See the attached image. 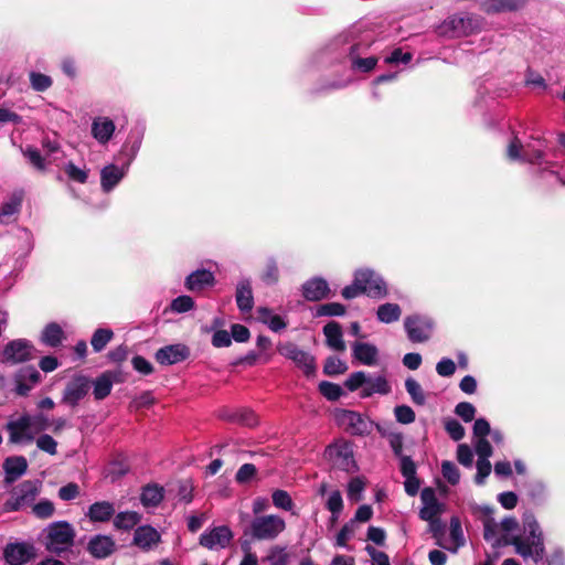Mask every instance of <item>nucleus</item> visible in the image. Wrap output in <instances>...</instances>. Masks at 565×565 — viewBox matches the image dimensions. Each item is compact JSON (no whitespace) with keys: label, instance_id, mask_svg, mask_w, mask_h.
Listing matches in <instances>:
<instances>
[{"label":"nucleus","instance_id":"774afa93","mask_svg":"<svg viewBox=\"0 0 565 565\" xmlns=\"http://www.w3.org/2000/svg\"><path fill=\"white\" fill-rule=\"evenodd\" d=\"M455 413L458 415L461 419L469 423L473 419L476 414V408L471 403L468 402H461L456 405Z\"/></svg>","mask_w":565,"mask_h":565},{"label":"nucleus","instance_id":"e2e57ef3","mask_svg":"<svg viewBox=\"0 0 565 565\" xmlns=\"http://www.w3.org/2000/svg\"><path fill=\"white\" fill-rule=\"evenodd\" d=\"M395 418L401 424H411L415 420V412L407 405H398L394 409Z\"/></svg>","mask_w":565,"mask_h":565},{"label":"nucleus","instance_id":"c03bdc74","mask_svg":"<svg viewBox=\"0 0 565 565\" xmlns=\"http://www.w3.org/2000/svg\"><path fill=\"white\" fill-rule=\"evenodd\" d=\"M405 388L407 393L411 395L412 401L416 405H424L426 403V396L420 384L414 380L413 377H408L405 381Z\"/></svg>","mask_w":565,"mask_h":565},{"label":"nucleus","instance_id":"603ef678","mask_svg":"<svg viewBox=\"0 0 565 565\" xmlns=\"http://www.w3.org/2000/svg\"><path fill=\"white\" fill-rule=\"evenodd\" d=\"M31 86L36 92H44L52 86V78L45 74L31 72L30 73Z\"/></svg>","mask_w":565,"mask_h":565},{"label":"nucleus","instance_id":"58836bf2","mask_svg":"<svg viewBox=\"0 0 565 565\" xmlns=\"http://www.w3.org/2000/svg\"><path fill=\"white\" fill-rule=\"evenodd\" d=\"M41 340L44 344L55 348L61 344L63 340V330L57 323H49L43 332Z\"/></svg>","mask_w":565,"mask_h":565},{"label":"nucleus","instance_id":"1a4fd4ad","mask_svg":"<svg viewBox=\"0 0 565 565\" xmlns=\"http://www.w3.org/2000/svg\"><path fill=\"white\" fill-rule=\"evenodd\" d=\"M404 327L408 339L412 342L420 343L430 338L433 322L427 317L413 315L405 318Z\"/></svg>","mask_w":565,"mask_h":565},{"label":"nucleus","instance_id":"0e129e2a","mask_svg":"<svg viewBox=\"0 0 565 565\" xmlns=\"http://www.w3.org/2000/svg\"><path fill=\"white\" fill-rule=\"evenodd\" d=\"M279 278V270L276 262L274 259H269L266 269L264 270L262 275V279L267 285H274L278 281Z\"/></svg>","mask_w":565,"mask_h":565},{"label":"nucleus","instance_id":"8fccbe9b","mask_svg":"<svg viewBox=\"0 0 565 565\" xmlns=\"http://www.w3.org/2000/svg\"><path fill=\"white\" fill-rule=\"evenodd\" d=\"M273 504L285 511H291L294 508V502L289 493L285 490H275L271 494Z\"/></svg>","mask_w":565,"mask_h":565},{"label":"nucleus","instance_id":"4be33fe9","mask_svg":"<svg viewBox=\"0 0 565 565\" xmlns=\"http://www.w3.org/2000/svg\"><path fill=\"white\" fill-rule=\"evenodd\" d=\"M23 192L14 191L0 209V223L8 224L11 218L17 215L22 206Z\"/></svg>","mask_w":565,"mask_h":565},{"label":"nucleus","instance_id":"cd10ccee","mask_svg":"<svg viewBox=\"0 0 565 565\" xmlns=\"http://www.w3.org/2000/svg\"><path fill=\"white\" fill-rule=\"evenodd\" d=\"M257 318L259 322L266 324L273 332H280L287 328V321L284 317L275 315L271 309L267 307H259L257 309Z\"/></svg>","mask_w":565,"mask_h":565},{"label":"nucleus","instance_id":"09e8293b","mask_svg":"<svg viewBox=\"0 0 565 565\" xmlns=\"http://www.w3.org/2000/svg\"><path fill=\"white\" fill-rule=\"evenodd\" d=\"M326 507L331 512L332 520L333 521L338 520V518L343 509V500H342V495H341L340 491L335 490L330 493V495L327 500Z\"/></svg>","mask_w":565,"mask_h":565},{"label":"nucleus","instance_id":"9d476101","mask_svg":"<svg viewBox=\"0 0 565 565\" xmlns=\"http://www.w3.org/2000/svg\"><path fill=\"white\" fill-rule=\"evenodd\" d=\"M11 444L31 443L35 437L33 427L29 420V414H23L15 420H10L6 425Z\"/></svg>","mask_w":565,"mask_h":565},{"label":"nucleus","instance_id":"7ed1b4c3","mask_svg":"<svg viewBox=\"0 0 565 565\" xmlns=\"http://www.w3.org/2000/svg\"><path fill=\"white\" fill-rule=\"evenodd\" d=\"M74 537V529L68 522L61 521L52 523L46 529V550L52 553L61 554L70 550L73 545Z\"/></svg>","mask_w":565,"mask_h":565},{"label":"nucleus","instance_id":"2eb2a0df","mask_svg":"<svg viewBox=\"0 0 565 565\" xmlns=\"http://www.w3.org/2000/svg\"><path fill=\"white\" fill-rule=\"evenodd\" d=\"M352 356L362 365L375 366L379 363V349L372 343L355 341L352 343Z\"/></svg>","mask_w":565,"mask_h":565},{"label":"nucleus","instance_id":"7c9ffc66","mask_svg":"<svg viewBox=\"0 0 565 565\" xmlns=\"http://www.w3.org/2000/svg\"><path fill=\"white\" fill-rule=\"evenodd\" d=\"M391 392V386L383 375H377L375 377L367 375V381L363 391H361L362 397H370L373 394L385 395Z\"/></svg>","mask_w":565,"mask_h":565},{"label":"nucleus","instance_id":"393cba45","mask_svg":"<svg viewBox=\"0 0 565 565\" xmlns=\"http://www.w3.org/2000/svg\"><path fill=\"white\" fill-rule=\"evenodd\" d=\"M3 469L6 472V480L13 482L25 473L28 469V461L23 456L8 457L3 462Z\"/></svg>","mask_w":565,"mask_h":565},{"label":"nucleus","instance_id":"f257e3e1","mask_svg":"<svg viewBox=\"0 0 565 565\" xmlns=\"http://www.w3.org/2000/svg\"><path fill=\"white\" fill-rule=\"evenodd\" d=\"M505 545L514 546L515 553L523 559H532L535 564L545 555L544 536L541 526L532 513L523 516V532L504 540Z\"/></svg>","mask_w":565,"mask_h":565},{"label":"nucleus","instance_id":"6ab92c4d","mask_svg":"<svg viewBox=\"0 0 565 565\" xmlns=\"http://www.w3.org/2000/svg\"><path fill=\"white\" fill-rule=\"evenodd\" d=\"M365 276H370V274H355L354 280L351 285L347 286L342 290V296L345 299H353L362 294L366 295H376L380 294L379 287H370L362 285L365 281Z\"/></svg>","mask_w":565,"mask_h":565},{"label":"nucleus","instance_id":"a878e982","mask_svg":"<svg viewBox=\"0 0 565 565\" xmlns=\"http://www.w3.org/2000/svg\"><path fill=\"white\" fill-rule=\"evenodd\" d=\"M125 170L115 164L106 166L100 171V184L104 192H110L124 178Z\"/></svg>","mask_w":565,"mask_h":565},{"label":"nucleus","instance_id":"473e14b6","mask_svg":"<svg viewBox=\"0 0 565 565\" xmlns=\"http://www.w3.org/2000/svg\"><path fill=\"white\" fill-rule=\"evenodd\" d=\"M449 539L451 542V546H444L445 548L451 551L452 553H456L457 550L465 545L466 540L463 536L461 522L459 518L452 516L450 519V525H449Z\"/></svg>","mask_w":565,"mask_h":565},{"label":"nucleus","instance_id":"c85d7f7f","mask_svg":"<svg viewBox=\"0 0 565 565\" xmlns=\"http://www.w3.org/2000/svg\"><path fill=\"white\" fill-rule=\"evenodd\" d=\"M214 282V275L206 269H199L190 274L185 279V287L191 291H200Z\"/></svg>","mask_w":565,"mask_h":565},{"label":"nucleus","instance_id":"e433bc0d","mask_svg":"<svg viewBox=\"0 0 565 565\" xmlns=\"http://www.w3.org/2000/svg\"><path fill=\"white\" fill-rule=\"evenodd\" d=\"M526 0H489L484 3V10L488 13L501 11H514L525 4Z\"/></svg>","mask_w":565,"mask_h":565},{"label":"nucleus","instance_id":"49530a36","mask_svg":"<svg viewBox=\"0 0 565 565\" xmlns=\"http://www.w3.org/2000/svg\"><path fill=\"white\" fill-rule=\"evenodd\" d=\"M355 526L354 521L345 523L335 536V546L351 550L348 542L354 536Z\"/></svg>","mask_w":565,"mask_h":565},{"label":"nucleus","instance_id":"864d4df0","mask_svg":"<svg viewBox=\"0 0 565 565\" xmlns=\"http://www.w3.org/2000/svg\"><path fill=\"white\" fill-rule=\"evenodd\" d=\"M445 429L455 441H459L465 437V428L457 419L447 418L445 420Z\"/></svg>","mask_w":565,"mask_h":565},{"label":"nucleus","instance_id":"5fc2aeb1","mask_svg":"<svg viewBox=\"0 0 565 565\" xmlns=\"http://www.w3.org/2000/svg\"><path fill=\"white\" fill-rule=\"evenodd\" d=\"M347 369L348 366L342 360L335 356H331L327 359L323 366V372L327 375H338L344 373Z\"/></svg>","mask_w":565,"mask_h":565},{"label":"nucleus","instance_id":"5701e85b","mask_svg":"<svg viewBox=\"0 0 565 565\" xmlns=\"http://www.w3.org/2000/svg\"><path fill=\"white\" fill-rule=\"evenodd\" d=\"M323 334L326 335V342L329 348L339 352H343L345 350L340 323L335 321L328 322L323 327Z\"/></svg>","mask_w":565,"mask_h":565},{"label":"nucleus","instance_id":"dca6fc26","mask_svg":"<svg viewBox=\"0 0 565 565\" xmlns=\"http://www.w3.org/2000/svg\"><path fill=\"white\" fill-rule=\"evenodd\" d=\"M420 500L423 502V507L419 510V518L422 520L434 519L443 512V505L439 503L433 488H424L420 492Z\"/></svg>","mask_w":565,"mask_h":565},{"label":"nucleus","instance_id":"4d7b16f0","mask_svg":"<svg viewBox=\"0 0 565 565\" xmlns=\"http://www.w3.org/2000/svg\"><path fill=\"white\" fill-rule=\"evenodd\" d=\"M443 477L450 483L457 484L460 479V472L457 466L451 461H444L441 465Z\"/></svg>","mask_w":565,"mask_h":565},{"label":"nucleus","instance_id":"9b49d317","mask_svg":"<svg viewBox=\"0 0 565 565\" xmlns=\"http://www.w3.org/2000/svg\"><path fill=\"white\" fill-rule=\"evenodd\" d=\"M232 540V530L227 525H220L204 531L200 536V544L209 550H220L228 546Z\"/></svg>","mask_w":565,"mask_h":565},{"label":"nucleus","instance_id":"412c9836","mask_svg":"<svg viewBox=\"0 0 565 565\" xmlns=\"http://www.w3.org/2000/svg\"><path fill=\"white\" fill-rule=\"evenodd\" d=\"M339 420L353 435H363L367 430L366 420L356 412L344 409L340 413Z\"/></svg>","mask_w":565,"mask_h":565},{"label":"nucleus","instance_id":"2f4dec72","mask_svg":"<svg viewBox=\"0 0 565 565\" xmlns=\"http://www.w3.org/2000/svg\"><path fill=\"white\" fill-rule=\"evenodd\" d=\"M163 500V488L158 484H148L142 489L140 501L146 508L158 507Z\"/></svg>","mask_w":565,"mask_h":565},{"label":"nucleus","instance_id":"ea45409f","mask_svg":"<svg viewBox=\"0 0 565 565\" xmlns=\"http://www.w3.org/2000/svg\"><path fill=\"white\" fill-rule=\"evenodd\" d=\"M355 274H370V276H365V281L362 285L370 286V287H379L380 294L376 295H367L369 297L373 298H382L385 297L387 294L386 285L381 276H379L375 271L371 269H360L356 270Z\"/></svg>","mask_w":565,"mask_h":565},{"label":"nucleus","instance_id":"4468645a","mask_svg":"<svg viewBox=\"0 0 565 565\" xmlns=\"http://www.w3.org/2000/svg\"><path fill=\"white\" fill-rule=\"evenodd\" d=\"M88 391V379L85 376H76L67 383L63 392L62 402L72 407H75L79 401H82L87 395Z\"/></svg>","mask_w":565,"mask_h":565},{"label":"nucleus","instance_id":"f3484780","mask_svg":"<svg viewBox=\"0 0 565 565\" xmlns=\"http://www.w3.org/2000/svg\"><path fill=\"white\" fill-rule=\"evenodd\" d=\"M161 541L160 533L151 525H141L136 529L134 544L143 551H149Z\"/></svg>","mask_w":565,"mask_h":565},{"label":"nucleus","instance_id":"13d9d810","mask_svg":"<svg viewBox=\"0 0 565 565\" xmlns=\"http://www.w3.org/2000/svg\"><path fill=\"white\" fill-rule=\"evenodd\" d=\"M267 559L270 563V565H288L289 555L286 552L285 547L275 546L270 550Z\"/></svg>","mask_w":565,"mask_h":565},{"label":"nucleus","instance_id":"4c0bfd02","mask_svg":"<svg viewBox=\"0 0 565 565\" xmlns=\"http://www.w3.org/2000/svg\"><path fill=\"white\" fill-rule=\"evenodd\" d=\"M402 309L397 303L386 302L376 310V317L380 322L392 323L401 318Z\"/></svg>","mask_w":565,"mask_h":565},{"label":"nucleus","instance_id":"20e7f679","mask_svg":"<svg viewBox=\"0 0 565 565\" xmlns=\"http://www.w3.org/2000/svg\"><path fill=\"white\" fill-rule=\"evenodd\" d=\"M481 26L482 19L477 15H454L444 21L439 26L438 32L440 35L449 38L468 36L480 31Z\"/></svg>","mask_w":565,"mask_h":565},{"label":"nucleus","instance_id":"de8ad7c7","mask_svg":"<svg viewBox=\"0 0 565 565\" xmlns=\"http://www.w3.org/2000/svg\"><path fill=\"white\" fill-rule=\"evenodd\" d=\"M319 392L328 401H338L343 393L342 387L340 385L328 381H322L319 383Z\"/></svg>","mask_w":565,"mask_h":565},{"label":"nucleus","instance_id":"052dcab7","mask_svg":"<svg viewBox=\"0 0 565 565\" xmlns=\"http://www.w3.org/2000/svg\"><path fill=\"white\" fill-rule=\"evenodd\" d=\"M64 170L67 177L73 181L78 183H85L87 181V171L76 167L73 162L66 163Z\"/></svg>","mask_w":565,"mask_h":565},{"label":"nucleus","instance_id":"0eeeda50","mask_svg":"<svg viewBox=\"0 0 565 565\" xmlns=\"http://www.w3.org/2000/svg\"><path fill=\"white\" fill-rule=\"evenodd\" d=\"M38 495V488L32 481H23L13 489L10 498L4 503V510L8 512L19 511L29 507Z\"/></svg>","mask_w":565,"mask_h":565},{"label":"nucleus","instance_id":"c756f323","mask_svg":"<svg viewBox=\"0 0 565 565\" xmlns=\"http://www.w3.org/2000/svg\"><path fill=\"white\" fill-rule=\"evenodd\" d=\"M236 303L242 312H248L253 309L254 297L249 280L244 279L237 284Z\"/></svg>","mask_w":565,"mask_h":565},{"label":"nucleus","instance_id":"6e6d98bb","mask_svg":"<svg viewBox=\"0 0 565 565\" xmlns=\"http://www.w3.org/2000/svg\"><path fill=\"white\" fill-rule=\"evenodd\" d=\"M36 447L51 456L57 454V441L47 434L38 437Z\"/></svg>","mask_w":565,"mask_h":565},{"label":"nucleus","instance_id":"37998d69","mask_svg":"<svg viewBox=\"0 0 565 565\" xmlns=\"http://www.w3.org/2000/svg\"><path fill=\"white\" fill-rule=\"evenodd\" d=\"M114 333L110 329H97L90 340V344L95 352H100L113 339Z\"/></svg>","mask_w":565,"mask_h":565},{"label":"nucleus","instance_id":"423d86ee","mask_svg":"<svg viewBox=\"0 0 565 565\" xmlns=\"http://www.w3.org/2000/svg\"><path fill=\"white\" fill-rule=\"evenodd\" d=\"M35 358V349L25 339H17L8 342L0 350V362L6 364H19Z\"/></svg>","mask_w":565,"mask_h":565},{"label":"nucleus","instance_id":"3c124183","mask_svg":"<svg viewBox=\"0 0 565 565\" xmlns=\"http://www.w3.org/2000/svg\"><path fill=\"white\" fill-rule=\"evenodd\" d=\"M366 381L367 374L363 371H356L349 375L344 382V385L349 391L354 392L359 388L363 390V387H365Z\"/></svg>","mask_w":565,"mask_h":565},{"label":"nucleus","instance_id":"79ce46f5","mask_svg":"<svg viewBox=\"0 0 565 565\" xmlns=\"http://www.w3.org/2000/svg\"><path fill=\"white\" fill-rule=\"evenodd\" d=\"M226 419L242 424L247 427H254L258 423L256 414L247 408L235 411L231 415L226 416Z\"/></svg>","mask_w":565,"mask_h":565},{"label":"nucleus","instance_id":"39448f33","mask_svg":"<svg viewBox=\"0 0 565 565\" xmlns=\"http://www.w3.org/2000/svg\"><path fill=\"white\" fill-rule=\"evenodd\" d=\"M277 351L285 359L290 360L307 377L313 376L317 371L315 356L300 349L297 344L287 341L277 345Z\"/></svg>","mask_w":565,"mask_h":565},{"label":"nucleus","instance_id":"6e6552de","mask_svg":"<svg viewBox=\"0 0 565 565\" xmlns=\"http://www.w3.org/2000/svg\"><path fill=\"white\" fill-rule=\"evenodd\" d=\"M324 455L340 470L349 472L355 468L353 451L347 441L339 440L328 446Z\"/></svg>","mask_w":565,"mask_h":565},{"label":"nucleus","instance_id":"f8f14e48","mask_svg":"<svg viewBox=\"0 0 565 565\" xmlns=\"http://www.w3.org/2000/svg\"><path fill=\"white\" fill-rule=\"evenodd\" d=\"M36 555L35 547L31 543H10L6 546L3 556L10 565H24Z\"/></svg>","mask_w":565,"mask_h":565},{"label":"nucleus","instance_id":"a18cd8bd","mask_svg":"<svg viewBox=\"0 0 565 565\" xmlns=\"http://www.w3.org/2000/svg\"><path fill=\"white\" fill-rule=\"evenodd\" d=\"M345 313V307L339 302L322 303L317 307L316 317H337Z\"/></svg>","mask_w":565,"mask_h":565},{"label":"nucleus","instance_id":"c9c22d12","mask_svg":"<svg viewBox=\"0 0 565 565\" xmlns=\"http://www.w3.org/2000/svg\"><path fill=\"white\" fill-rule=\"evenodd\" d=\"M94 397L98 401L106 398L113 388V375L109 372L103 373L94 382Z\"/></svg>","mask_w":565,"mask_h":565},{"label":"nucleus","instance_id":"338daca9","mask_svg":"<svg viewBox=\"0 0 565 565\" xmlns=\"http://www.w3.org/2000/svg\"><path fill=\"white\" fill-rule=\"evenodd\" d=\"M79 486L75 482H70L58 489V498L63 501H72L79 495Z\"/></svg>","mask_w":565,"mask_h":565},{"label":"nucleus","instance_id":"a19ab883","mask_svg":"<svg viewBox=\"0 0 565 565\" xmlns=\"http://www.w3.org/2000/svg\"><path fill=\"white\" fill-rule=\"evenodd\" d=\"M140 521V515L134 511L119 512L114 519V525L119 530H130Z\"/></svg>","mask_w":565,"mask_h":565},{"label":"nucleus","instance_id":"f704fd0d","mask_svg":"<svg viewBox=\"0 0 565 565\" xmlns=\"http://www.w3.org/2000/svg\"><path fill=\"white\" fill-rule=\"evenodd\" d=\"M360 47H361L360 43L353 44L350 47V57L352 60V66H353V68L360 70L362 72H370L375 67V65L377 63V58L373 57V56L365 57V58L359 57Z\"/></svg>","mask_w":565,"mask_h":565},{"label":"nucleus","instance_id":"f03ea898","mask_svg":"<svg viewBox=\"0 0 565 565\" xmlns=\"http://www.w3.org/2000/svg\"><path fill=\"white\" fill-rule=\"evenodd\" d=\"M285 529L286 522L279 515H259L250 521L246 534L258 541H271L282 533Z\"/></svg>","mask_w":565,"mask_h":565},{"label":"nucleus","instance_id":"aec40b11","mask_svg":"<svg viewBox=\"0 0 565 565\" xmlns=\"http://www.w3.org/2000/svg\"><path fill=\"white\" fill-rule=\"evenodd\" d=\"M329 286L322 278H312L302 285V295L309 301H319L328 296Z\"/></svg>","mask_w":565,"mask_h":565},{"label":"nucleus","instance_id":"b1692460","mask_svg":"<svg viewBox=\"0 0 565 565\" xmlns=\"http://www.w3.org/2000/svg\"><path fill=\"white\" fill-rule=\"evenodd\" d=\"M115 131V124L107 117H98L92 124V135L99 143L110 140Z\"/></svg>","mask_w":565,"mask_h":565},{"label":"nucleus","instance_id":"a211bd4d","mask_svg":"<svg viewBox=\"0 0 565 565\" xmlns=\"http://www.w3.org/2000/svg\"><path fill=\"white\" fill-rule=\"evenodd\" d=\"M87 550L95 558H106L115 551V542L108 535L97 534L89 540Z\"/></svg>","mask_w":565,"mask_h":565},{"label":"nucleus","instance_id":"680f3d73","mask_svg":"<svg viewBox=\"0 0 565 565\" xmlns=\"http://www.w3.org/2000/svg\"><path fill=\"white\" fill-rule=\"evenodd\" d=\"M194 307V301L190 296H179L171 302V310L174 312H186Z\"/></svg>","mask_w":565,"mask_h":565},{"label":"nucleus","instance_id":"ddd939ff","mask_svg":"<svg viewBox=\"0 0 565 565\" xmlns=\"http://www.w3.org/2000/svg\"><path fill=\"white\" fill-rule=\"evenodd\" d=\"M190 356V349L182 343L169 344L160 348L156 354V361L161 365H172L185 361Z\"/></svg>","mask_w":565,"mask_h":565},{"label":"nucleus","instance_id":"bb28decb","mask_svg":"<svg viewBox=\"0 0 565 565\" xmlns=\"http://www.w3.org/2000/svg\"><path fill=\"white\" fill-rule=\"evenodd\" d=\"M115 507L109 501H98L93 503L86 513L92 522H107L115 514Z\"/></svg>","mask_w":565,"mask_h":565},{"label":"nucleus","instance_id":"69168bd1","mask_svg":"<svg viewBox=\"0 0 565 565\" xmlns=\"http://www.w3.org/2000/svg\"><path fill=\"white\" fill-rule=\"evenodd\" d=\"M33 513L40 519H47L54 513V504L49 500H42L33 505Z\"/></svg>","mask_w":565,"mask_h":565},{"label":"nucleus","instance_id":"72a5a7b5","mask_svg":"<svg viewBox=\"0 0 565 565\" xmlns=\"http://www.w3.org/2000/svg\"><path fill=\"white\" fill-rule=\"evenodd\" d=\"M522 145L518 138H514L508 147V157L511 160L523 159L529 161L530 163H541V159L543 157L542 151L537 150L533 154L524 153L521 156Z\"/></svg>","mask_w":565,"mask_h":565},{"label":"nucleus","instance_id":"bf43d9fd","mask_svg":"<svg viewBox=\"0 0 565 565\" xmlns=\"http://www.w3.org/2000/svg\"><path fill=\"white\" fill-rule=\"evenodd\" d=\"M365 483L361 478H353L348 484V497L352 501H360L362 499V492L364 491Z\"/></svg>","mask_w":565,"mask_h":565}]
</instances>
